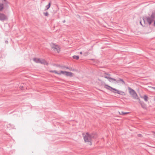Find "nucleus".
I'll return each mask as SVG.
<instances>
[{"instance_id": "nucleus-1", "label": "nucleus", "mask_w": 155, "mask_h": 155, "mask_svg": "<svg viewBox=\"0 0 155 155\" xmlns=\"http://www.w3.org/2000/svg\"><path fill=\"white\" fill-rule=\"evenodd\" d=\"M110 76V74L107 73H105L104 75L102 77L107 79L110 82L112 83L114 81L115 82V83H121L122 84H125V83L123 79L120 78L118 79H116L111 78Z\"/></svg>"}, {"instance_id": "nucleus-2", "label": "nucleus", "mask_w": 155, "mask_h": 155, "mask_svg": "<svg viewBox=\"0 0 155 155\" xmlns=\"http://www.w3.org/2000/svg\"><path fill=\"white\" fill-rule=\"evenodd\" d=\"M97 137V135L96 133H92L91 134L87 133L84 137V140L86 142L90 143V145H91V141L92 139L96 138Z\"/></svg>"}, {"instance_id": "nucleus-3", "label": "nucleus", "mask_w": 155, "mask_h": 155, "mask_svg": "<svg viewBox=\"0 0 155 155\" xmlns=\"http://www.w3.org/2000/svg\"><path fill=\"white\" fill-rule=\"evenodd\" d=\"M155 18V13L153 12L151 15L145 18L148 24L150 25L154 21Z\"/></svg>"}, {"instance_id": "nucleus-4", "label": "nucleus", "mask_w": 155, "mask_h": 155, "mask_svg": "<svg viewBox=\"0 0 155 155\" xmlns=\"http://www.w3.org/2000/svg\"><path fill=\"white\" fill-rule=\"evenodd\" d=\"M128 89L130 94L134 99H138V100L140 101V99L138 97L137 93L134 90L130 87H128Z\"/></svg>"}, {"instance_id": "nucleus-5", "label": "nucleus", "mask_w": 155, "mask_h": 155, "mask_svg": "<svg viewBox=\"0 0 155 155\" xmlns=\"http://www.w3.org/2000/svg\"><path fill=\"white\" fill-rule=\"evenodd\" d=\"M104 87L114 93L118 94L119 92V91L114 88H113L106 84H105L104 85Z\"/></svg>"}, {"instance_id": "nucleus-6", "label": "nucleus", "mask_w": 155, "mask_h": 155, "mask_svg": "<svg viewBox=\"0 0 155 155\" xmlns=\"http://www.w3.org/2000/svg\"><path fill=\"white\" fill-rule=\"evenodd\" d=\"M104 87L114 93L118 94L119 92V91L114 88H113L106 84H105L104 85Z\"/></svg>"}, {"instance_id": "nucleus-7", "label": "nucleus", "mask_w": 155, "mask_h": 155, "mask_svg": "<svg viewBox=\"0 0 155 155\" xmlns=\"http://www.w3.org/2000/svg\"><path fill=\"white\" fill-rule=\"evenodd\" d=\"M51 48L52 49L55 51L57 52L58 53L60 51V47L57 45H55L54 44H53L51 45Z\"/></svg>"}, {"instance_id": "nucleus-8", "label": "nucleus", "mask_w": 155, "mask_h": 155, "mask_svg": "<svg viewBox=\"0 0 155 155\" xmlns=\"http://www.w3.org/2000/svg\"><path fill=\"white\" fill-rule=\"evenodd\" d=\"M8 19V17L5 14L2 13H0V20L3 21L5 20H7Z\"/></svg>"}, {"instance_id": "nucleus-9", "label": "nucleus", "mask_w": 155, "mask_h": 155, "mask_svg": "<svg viewBox=\"0 0 155 155\" xmlns=\"http://www.w3.org/2000/svg\"><path fill=\"white\" fill-rule=\"evenodd\" d=\"M3 2H2L4 4L0 3V11H2L4 8V4L5 6H7L8 4V2L7 0H3Z\"/></svg>"}, {"instance_id": "nucleus-10", "label": "nucleus", "mask_w": 155, "mask_h": 155, "mask_svg": "<svg viewBox=\"0 0 155 155\" xmlns=\"http://www.w3.org/2000/svg\"><path fill=\"white\" fill-rule=\"evenodd\" d=\"M49 71L50 72L54 73L58 75H61V74H62L66 75V71H61L60 72H59V73L58 72V71H55V70H54V71L51 70V71Z\"/></svg>"}, {"instance_id": "nucleus-11", "label": "nucleus", "mask_w": 155, "mask_h": 155, "mask_svg": "<svg viewBox=\"0 0 155 155\" xmlns=\"http://www.w3.org/2000/svg\"><path fill=\"white\" fill-rule=\"evenodd\" d=\"M139 103L141 105L143 109H146L147 108L146 104L143 102L141 101L140 100H138Z\"/></svg>"}, {"instance_id": "nucleus-12", "label": "nucleus", "mask_w": 155, "mask_h": 155, "mask_svg": "<svg viewBox=\"0 0 155 155\" xmlns=\"http://www.w3.org/2000/svg\"><path fill=\"white\" fill-rule=\"evenodd\" d=\"M39 63L44 64H46V65H48V63L45 60L43 59H40Z\"/></svg>"}, {"instance_id": "nucleus-13", "label": "nucleus", "mask_w": 155, "mask_h": 155, "mask_svg": "<svg viewBox=\"0 0 155 155\" xmlns=\"http://www.w3.org/2000/svg\"><path fill=\"white\" fill-rule=\"evenodd\" d=\"M66 75L67 76L72 77L73 75L72 73L71 72L66 71Z\"/></svg>"}, {"instance_id": "nucleus-14", "label": "nucleus", "mask_w": 155, "mask_h": 155, "mask_svg": "<svg viewBox=\"0 0 155 155\" xmlns=\"http://www.w3.org/2000/svg\"><path fill=\"white\" fill-rule=\"evenodd\" d=\"M33 60L36 63H39L40 59L38 58H34L33 59Z\"/></svg>"}, {"instance_id": "nucleus-15", "label": "nucleus", "mask_w": 155, "mask_h": 155, "mask_svg": "<svg viewBox=\"0 0 155 155\" xmlns=\"http://www.w3.org/2000/svg\"><path fill=\"white\" fill-rule=\"evenodd\" d=\"M118 94H120L122 95H125V93L124 92H123L122 91H119V92Z\"/></svg>"}, {"instance_id": "nucleus-16", "label": "nucleus", "mask_w": 155, "mask_h": 155, "mask_svg": "<svg viewBox=\"0 0 155 155\" xmlns=\"http://www.w3.org/2000/svg\"><path fill=\"white\" fill-rule=\"evenodd\" d=\"M119 113L120 114L124 115L129 113V112H125L123 111L119 112Z\"/></svg>"}, {"instance_id": "nucleus-17", "label": "nucleus", "mask_w": 155, "mask_h": 155, "mask_svg": "<svg viewBox=\"0 0 155 155\" xmlns=\"http://www.w3.org/2000/svg\"><path fill=\"white\" fill-rule=\"evenodd\" d=\"M73 58L74 59H76V60H78L79 58V57L78 56L74 55L73 56Z\"/></svg>"}, {"instance_id": "nucleus-18", "label": "nucleus", "mask_w": 155, "mask_h": 155, "mask_svg": "<svg viewBox=\"0 0 155 155\" xmlns=\"http://www.w3.org/2000/svg\"><path fill=\"white\" fill-rule=\"evenodd\" d=\"M51 2H49L48 4L46 6L47 9H48L51 6Z\"/></svg>"}, {"instance_id": "nucleus-19", "label": "nucleus", "mask_w": 155, "mask_h": 155, "mask_svg": "<svg viewBox=\"0 0 155 155\" xmlns=\"http://www.w3.org/2000/svg\"><path fill=\"white\" fill-rule=\"evenodd\" d=\"M144 99L146 101H147L148 99V97L146 95H144Z\"/></svg>"}, {"instance_id": "nucleus-20", "label": "nucleus", "mask_w": 155, "mask_h": 155, "mask_svg": "<svg viewBox=\"0 0 155 155\" xmlns=\"http://www.w3.org/2000/svg\"><path fill=\"white\" fill-rule=\"evenodd\" d=\"M44 15L46 16H48L49 15L48 13V12H44Z\"/></svg>"}, {"instance_id": "nucleus-21", "label": "nucleus", "mask_w": 155, "mask_h": 155, "mask_svg": "<svg viewBox=\"0 0 155 155\" xmlns=\"http://www.w3.org/2000/svg\"><path fill=\"white\" fill-rule=\"evenodd\" d=\"M69 70L70 71H74V69H72V68H69Z\"/></svg>"}, {"instance_id": "nucleus-22", "label": "nucleus", "mask_w": 155, "mask_h": 155, "mask_svg": "<svg viewBox=\"0 0 155 155\" xmlns=\"http://www.w3.org/2000/svg\"><path fill=\"white\" fill-rule=\"evenodd\" d=\"M20 88L21 90H23V86H20Z\"/></svg>"}, {"instance_id": "nucleus-23", "label": "nucleus", "mask_w": 155, "mask_h": 155, "mask_svg": "<svg viewBox=\"0 0 155 155\" xmlns=\"http://www.w3.org/2000/svg\"><path fill=\"white\" fill-rule=\"evenodd\" d=\"M138 137H141V135L140 134H138Z\"/></svg>"}, {"instance_id": "nucleus-24", "label": "nucleus", "mask_w": 155, "mask_h": 155, "mask_svg": "<svg viewBox=\"0 0 155 155\" xmlns=\"http://www.w3.org/2000/svg\"><path fill=\"white\" fill-rule=\"evenodd\" d=\"M151 87L153 89H154V90L155 91V87Z\"/></svg>"}, {"instance_id": "nucleus-25", "label": "nucleus", "mask_w": 155, "mask_h": 155, "mask_svg": "<svg viewBox=\"0 0 155 155\" xmlns=\"http://www.w3.org/2000/svg\"><path fill=\"white\" fill-rule=\"evenodd\" d=\"M8 41H5V43H6V44L8 43Z\"/></svg>"}, {"instance_id": "nucleus-26", "label": "nucleus", "mask_w": 155, "mask_h": 155, "mask_svg": "<svg viewBox=\"0 0 155 155\" xmlns=\"http://www.w3.org/2000/svg\"><path fill=\"white\" fill-rule=\"evenodd\" d=\"M66 69H69V68L68 67H65Z\"/></svg>"}, {"instance_id": "nucleus-27", "label": "nucleus", "mask_w": 155, "mask_h": 155, "mask_svg": "<svg viewBox=\"0 0 155 155\" xmlns=\"http://www.w3.org/2000/svg\"><path fill=\"white\" fill-rule=\"evenodd\" d=\"M80 54H82V52H80Z\"/></svg>"}, {"instance_id": "nucleus-28", "label": "nucleus", "mask_w": 155, "mask_h": 155, "mask_svg": "<svg viewBox=\"0 0 155 155\" xmlns=\"http://www.w3.org/2000/svg\"><path fill=\"white\" fill-rule=\"evenodd\" d=\"M154 26H155V21L154 20Z\"/></svg>"}, {"instance_id": "nucleus-29", "label": "nucleus", "mask_w": 155, "mask_h": 155, "mask_svg": "<svg viewBox=\"0 0 155 155\" xmlns=\"http://www.w3.org/2000/svg\"><path fill=\"white\" fill-rule=\"evenodd\" d=\"M140 24H141V25H142V23H141V21H140Z\"/></svg>"}, {"instance_id": "nucleus-30", "label": "nucleus", "mask_w": 155, "mask_h": 155, "mask_svg": "<svg viewBox=\"0 0 155 155\" xmlns=\"http://www.w3.org/2000/svg\"><path fill=\"white\" fill-rule=\"evenodd\" d=\"M65 22V20H64V21H63V22L64 23Z\"/></svg>"}]
</instances>
